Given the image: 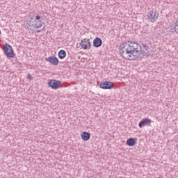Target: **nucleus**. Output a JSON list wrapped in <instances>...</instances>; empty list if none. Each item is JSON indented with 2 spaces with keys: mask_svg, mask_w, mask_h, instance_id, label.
Masks as SVG:
<instances>
[{
  "mask_svg": "<svg viewBox=\"0 0 178 178\" xmlns=\"http://www.w3.org/2000/svg\"><path fill=\"white\" fill-rule=\"evenodd\" d=\"M113 86H115V84L113 82L108 81H102L99 84V87L102 88V90H111L113 88Z\"/></svg>",
  "mask_w": 178,
  "mask_h": 178,
  "instance_id": "20e7f679",
  "label": "nucleus"
},
{
  "mask_svg": "<svg viewBox=\"0 0 178 178\" xmlns=\"http://www.w3.org/2000/svg\"><path fill=\"white\" fill-rule=\"evenodd\" d=\"M45 60L46 62H49V63H51V65H54V66H57V65L59 63V59H58V58L56 56H49L46 58Z\"/></svg>",
  "mask_w": 178,
  "mask_h": 178,
  "instance_id": "0eeeda50",
  "label": "nucleus"
},
{
  "mask_svg": "<svg viewBox=\"0 0 178 178\" xmlns=\"http://www.w3.org/2000/svg\"><path fill=\"white\" fill-rule=\"evenodd\" d=\"M34 29H41L44 26V22L42 21H37L35 24H33Z\"/></svg>",
  "mask_w": 178,
  "mask_h": 178,
  "instance_id": "ddd939ff",
  "label": "nucleus"
},
{
  "mask_svg": "<svg viewBox=\"0 0 178 178\" xmlns=\"http://www.w3.org/2000/svg\"><path fill=\"white\" fill-rule=\"evenodd\" d=\"M152 120L149 118L143 119L138 124L139 127L141 129L144 127V126H149Z\"/></svg>",
  "mask_w": 178,
  "mask_h": 178,
  "instance_id": "6e6552de",
  "label": "nucleus"
},
{
  "mask_svg": "<svg viewBox=\"0 0 178 178\" xmlns=\"http://www.w3.org/2000/svg\"><path fill=\"white\" fill-rule=\"evenodd\" d=\"M60 84H62V81H56V80H51L48 82V86L52 88V90H58L59 87H60Z\"/></svg>",
  "mask_w": 178,
  "mask_h": 178,
  "instance_id": "39448f33",
  "label": "nucleus"
},
{
  "mask_svg": "<svg viewBox=\"0 0 178 178\" xmlns=\"http://www.w3.org/2000/svg\"><path fill=\"white\" fill-rule=\"evenodd\" d=\"M3 52L7 58H15V52L10 44L6 43L3 46Z\"/></svg>",
  "mask_w": 178,
  "mask_h": 178,
  "instance_id": "f03ea898",
  "label": "nucleus"
},
{
  "mask_svg": "<svg viewBox=\"0 0 178 178\" xmlns=\"http://www.w3.org/2000/svg\"><path fill=\"white\" fill-rule=\"evenodd\" d=\"M42 22V20H44V18L40 15H36L35 17V22Z\"/></svg>",
  "mask_w": 178,
  "mask_h": 178,
  "instance_id": "4468645a",
  "label": "nucleus"
},
{
  "mask_svg": "<svg viewBox=\"0 0 178 178\" xmlns=\"http://www.w3.org/2000/svg\"><path fill=\"white\" fill-rule=\"evenodd\" d=\"M37 33H41V30H38Z\"/></svg>",
  "mask_w": 178,
  "mask_h": 178,
  "instance_id": "f3484780",
  "label": "nucleus"
},
{
  "mask_svg": "<svg viewBox=\"0 0 178 178\" xmlns=\"http://www.w3.org/2000/svg\"><path fill=\"white\" fill-rule=\"evenodd\" d=\"M27 79H29V80H33V76H31V74L30 73L28 74Z\"/></svg>",
  "mask_w": 178,
  "mask_h": 178,
  "instance_id": "2eb2a0df",
  "label": "nucleus"
},
{
  "mask_svg": "<svg viewBox=\"0 0 178 178\" xmlns=\"http://www.w3.org/2000/svg\"><path fill=\"white\" fill-rule=\"evenodd\" d=\"M142 47L136 42H125L120 46V55L124 59L136 60L140 55H144V54H148L149 52V46L147 45L146 43H142Z\"/></svg>",
  "mask_w": 178,
  "mask_h": 178,
  "instance_id": "f257e3e1",
  "label": "nucleus"
},
{
  "mask_svg": "<svg viewBox=\"0 0 178 178\" xmlns=\"http://www.w3.org/2000/svg\"><path fill=\"white\" fill-rule=\"evenodd\" d=\"M80 45L83 49H91V43L90 42V39L85 38L81 40Z\"/></svg>",
  "mask_w": 178,
  "mask_h": 178,
  "instance_id": "423d86ee",
  "label": "nucleus"
},
{
  "mask_svg": "<svg viewBox=\"0 0 178 178\" xmlns=\"http://www.w3.org/2000/svg\"><path fill=\"white\" fill-rule=\"evenodd\" d=\"M101 45H102V40L99 38H96L93 40V47H95V48H99Z\"/></svg>",
  "mask_w": 178,
  "mask_h": 178,
  "instance_id": "1a4fd4ad",
  "label": "nucleus"
},
{
  "mask_svg": "<svg viewBox=\"0 0 178 178\" xmlns=\"http://www.w3.org/2000/svg\"><path fill=\"white\" fill-rule=\"evenodd\" d=\"M136 143V139H134V138H131L127 140V145H128V147H134Z\"/></svg>",
  "mask_w": 178,
  "mask_h": 178,
  "instance_id": "9b49d317",
  "label": "nucleus"
},
{
  "mask_svg": "<svg viewBox=\"0 0 178 178\" xmlns=\"http://www.w3.org/2000/svg\"><path fill=\"white\" fill-rule=\"evenodd\" d=\"M81 138L83 140V141H88L91 137V134H90V132L84 131L81 134Z\"/></svg>",
  "mask_w": 178,
  "mask_h": 178,
  "instance_id": "9d476101",
  "label": "nucleus"
},
{
  "mask_svg": "<svg viewBox=\"0 0 178 178\" xmlns=\"http://www.w3.org/2000/svg\"><path fill=\"white\" fill-rule=\"evenodd\" d=\"M58 58L59 59H65V58H66V51L60 50L58 51Z\"/></svg>",
  "mask_w": 178,
  "mask_h": 178,
  "instance_id": "f8f14e48",
  "label": "nucleus"
},
{
  "mask_svg": "<svg viewBox=\"0 0 178 178\" xmlns=\"http://www.w3.org/2000/svg\"><path fill=\"white\" fill-rule=\"evenodd\" d=\"M159 16V13H156V11L151 10L147 13V17L148 20L154 23L158 20V17Z\"/></svg>",
  "mask_w": 178,
  "mask_h": 178,
  "instance_id": "7ed1b4c3",
  "label": "nucleus"
},
{
  "mask_svg": "<svg viewBox=\"0 0 178 178\" xmlns=\"http://www.w3.org/2000/svg\"><path fill=\"white\" fill-rule=\"evenodd\" d=\"M44 29H45V25L43 26L42 31H44Z\"/></svg>",
  "mask_w": 178,
  "mask_h": 178,
  "instance_id": "dca6fc26",
  "label": "nucleus"
}]
</instances>
